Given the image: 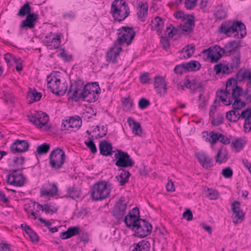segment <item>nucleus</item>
I'll return each mask as SVG.
<instances>
[{
  "instance_id": "1",
  "label": "nucleus",
  "mask_w": 251,
  "mask_h": 251,
  "mask_svg": "<svg viewBox=\"0 0 251 251\" xmlns=\"http://www.w3.org/2000/svg\"><path fill=\"white\" fill-rule=\"evenodd\" d=\"M219 31L227 36L243 38L247 34L245 25L240 21H226L221 24Z\"/></svg>"
},
{
  "instance_id": "2",
  "label": "nucleus",
  "mask_w": 251,
  "mask_h": 251,
  "mask_svg": "<svg viewBox=\"0 0 251 251\" xmlns=\"http://www.w3.org/2000/svg\"><path fill=\"white\" fill-rule=\"evenodd\" d=\"M31 11L32 7L27 1L20 8L17 15L20 17L26 16L25 19L20 24V28L27 30L28 29H33L35 27L39 19V15L37 13H32Z\"/></svg>"
},
{
  "instance_id": "3",
  "label": "nucleus",
  "mask_w": 251,
  "mask_h": 251,
  "mask_svg": "<svg viewBox=\"0 0 251 251\" xmlns=\"http://www.w3.org/2000/svg\"><path fill=\"white\" fill-rule=\"evenodd\" d=\"M81 85L83 87L79 93V98H81L83 100L89 102H95L98 100L101 89L98 82H88L86 84L82 82Z\"/></svg>"
},
{
  "instance_id": "4",
  "label": "nucleus",
  "mask_w": 251,
  "mask_h": 251,
  "mask_svg": "<svg viewBox=\"0 0 251 251\" xmlns=\"http://www.w3.org/2000/svg\"><path fill=\"white\" fill-rule=\"evenodd\" d=\"M128 4L125 0H114L111 6L110 13L115 21L124 20L129 14Z\"/></svg>"
},
{
  "instance_id": "5",
  "label": "nucleus",
  "mask_w": 251,
  "mask_h": 251,
  "mask_svg": "<svg viewBox=\"0 0 251 251\" xmlns=\"http://www.w3.org/2000/svg\"><path fill=\"white\" fill-rule=\"evenodd\" d=\"M56 72H52L47 77V87L50 91L56 95H63L67 90V86L63 83L61 85V81L57 76Z\"/></svg>"
},
{
  "instance_id": "6",
  "label": "nucleus",
  "mask_w": 251,
  "mask_h": 251,
  "mask_svg": "<svg viewBox=\"0 0 251 251\" xmlns=\"http://www.w3.org/2000/svg\"><path fill=\"white\" fill-rule=\"evenodd\" d=\"M110 191V189L107 187L106 181H98L92 187L91 197L95 201H101L108 197Z\"/></svg>"
},
{
  "instance_id": "7",
  "label": "nucleus",
  "mask_w": 251,
  "mask_h": 251,
  "mask_svg": "<svg viewBox=\"0 0 251 251\" xmlns=\"http://www.w3.org/2000/svg\"><path fill=\"white\" fill-rule=\"evenodd\" d=\"M28 118L30 122L44 131H49L51 128V126L48 125L49 117L45 112L39 111L34 114H31L28 115Z\"/></svg>"
},
{
  "instance_id": "8",
  "label": "nucleus",
  "mask_w": 251,
  "mask_h": 251,
  "mask_svg": "<svg viewBox=\"0 0 251 251\" xmlns=\"http://www.w3.org/2000/svg\"><path fill=\"white\" fill-rule=\"evenodd\" d=\"M118 37L116 41L117 44L120 46L124 44L130 45L135 36V31L133 27L128 26H122L118 29Z\"/></svg>"
},
{
  "instance_id": "9",
  "label": "nucleus",
  "mask_w": 251,
  "mask_h": 251,
  "mask_svg": "<svg viewBox=\"0 0 251 251\" xmlns=\"http://www.w3.org/2000/svg\"><path fill=\"white\" fill-rule=\"evenodd\" d=\"M114 158L113 161H115V165L118 167H132L134 164V162L130 155L126 152L120 150H116Z\"/></svg>"
},
{
  "instance_id": "10",
  "label": "nucleus",
  "mask_w": 251,
  "mask_h": 251,
  "mask_svg": "<svg viewBox=\"0 0 251 251\" xmlns=\"http://www.w3.org/2000/svg\"><path fill=\"white\" fill-rule=\"evenodd\" d=\"M71 84L67 93L69 99L75 101H78V77H77V71L73 67L70 75Z\"/></svg>"
},
{
  "instance_id": "11",
  "label": "nucleus",
  "mask_w": 251,
  "mask_h": 251,
  "mask_svg": "<svg viewBox=\"0 0 251 251\" xmlns=\"http://www.w3.org/2000/svg\"><path fill=\"white\" fill-rule=\"evenodd\" d=\"M174 16L176 19H182L184 23L180 25L181 29L187 33H191L193 31L195 27L194 17H192V19H189L190 16L189 14H185L182 11H178L174 13Z\"/></svg>"
},
{
  "instance_id": "12",
  "label": "nucleus",
  "mask_w": 251,
  "mask_h": 251,
  "mask_svg": "<svg viewBox=\"0 0 251 251\" xmlns=\"http://www.w3.org/2000/svg\"><path fill=\"white\" fill-rule=\"evenodd\" d=\"M50 165L52 168L58 169L64 164L66 155L65 152L59 148L53 150L50 155Z\"/></svg>"
},
{
  "instance_id": "13",
  "label": "nucleus",
  "mask_w": 251,
  "mask_h": 251,
  "mask_svg": "<svg viewBox=\"0 0 251 251\" xmlns=\"http://www.w3.org/2000/svg\"><path fill=\"white\" fill-rule=\"evenodd\" d=\"M24 169L25 168L10 170L9 171V174L7 176V183L16 187L23 186L25 183V176L22 173L18 175L15 173L18 171L22 172Z\"/></svg>"
},
{
  "instance_id": "14",
  "label": "nucleus",
  "mask_w": 251,
  "mask_h": 251,
  "mask_svg": "<svg viewBox=\"0 0 251 251\" xmlns=\"http://www.w3.org/2000/svg\"><path fill=\"white\" fill-rule=\"evenodd\" d=\"M152 226L145 220L141 219L135 226V235L140 238H144L151 234L152 231Z\"/></svg>"
},
{
  "instance_id": "15",
  "label": "nucleus",
  "mask_w": 251,
  "mask_h": 251,
  "mask_svg": "<svg viewBox=\"0 0 251 251\" xmlns=\"http://www.w3.org/2000/svg\"><path fill=\"white\" fill-rule=\"evenodd\" d=\"M62 34H53L52 32L46 35L42 43L49 47L50 50L58 49L61 44V35Z\"/></svg>"
},
{
  "instance_id": "16",
  "label": "nucleus",
  "mask_w": 251,
  "mask_h": 251,
  "mask_svg": "<svg viewBox=\"0 0 251 251\" xmlns=\"http://www.w3.org/2000/svg\"><path fill=\"white\" fill-rule=\"evenodd\" d=\"M139 211L137 207L133 208L130 210L127 215L124 219V222L126 226L128 228L132 227V229H135V226L142 219H139Z\"/></svg>"
},
{
  "instance_id": "17",
  "label": "nucleus",
  "mask_w": 251,
  "mask_h": 251,
  "mask_svg": "<svg viewBox=\"0 0 251 251\" xmlns=\"http://www.w3.org/2000/svg\"><path fill=\"white\" fill-rule=\"evenodd\" d=\"M126 202L120 199L118 201L112 210V215L118 220L123 219L126 213Z\"/></svg>"
},
{
  "instance_id": "18",
  "label": "nucleus",
  "mask_w": 251,
  "mask_h": 251,
  "mask_svg": "<svg viewBox=\"0 0 251 251\" xmlns=\"http://www.w3.org/2000/svg\"><path fill=\"white\" fill-rule=\"evenodd\" d=\"M68 119L63 121L62 130H69L70 132H76L78 130V115L68 117Z\"/></svg>"
},
{
  "instance_id": "19",
  "label": "nucleus",
  "mask_w": 251,
  "mask_h": 251,
  "mask_svg": "<svg viewBox=\"0 0 251 251\" xmlns=\"http://www.w3.org/2000/svg\"><path fill=\"white\" fill-rule=\"evenodd\" d=\"M29 147V144L27 140L16 139L11 144L10 148L11 152L15 154L26 151H28Z\"/></svg>"
},
{
  "instance_id": "20",
  "label": "nucleus",
  "mask_w": 251,
  "mask_h": 251,
  "mask_svg": "<svg viewBox=\"0 0 251 251\" xmlns=\"http://www.w3.org/2000/svg\"><path fill=\"white\" fill-rule=\"evenodd\" d=\"M122 50V47L119 45L117 44L116 42H114L113 47L106 53V61L113 64L117 63V58Z\"/></svg>"
},
{
  "instance_id": "21",
  "label": "nucleus",
  "mask_w": 251,
  "mask_h": 251,
  "mask_svg": "<svg viewBox=\"0 0 251 251\" xmlns=\"http://www.w3.org/2000/svg\"><path fill=\"white\" fill-rule=\"evenodd\" d=\"M154 88L157 94L160 96H164L167 92V84L163 78L160 76H156L154 77Z\"/></svg>"
},
{
  "instance_id": "22",
  "label": "nucleus",
  "mask_w": 251,
  "mask_h": 251,
  "mask_svg": "<svg viewBox=\"0 0 251 251\" xmlns=\"http://www.w3.org/2000/svg\"><path fill=\"white\" fill-rule=\"evenodd\" d=\"M100 153L104 156H110L115 153L116 150H113V146L110 142L102 140L99 144Z\"/></svg>"
},
{
  "instance_id": "23",
  "label": "nucleus",
  "mask_w": 251,
  "mask_h": 251,
  "mask_svg": "<svg viewBox=\"0 0 251 251\" xmlns=\"http://www.w3.org/2000/svg\"><path fill=\"white\" fill-rule=\"evenodd\" d=\"M148 4L147 2L139 1L136 13L138 20L142 22L146 21L148 16Z\"/></svg>"
},
{
  "instance_id": "24",
  "label": "nucleus",
  "mask_w": 251,
  "mask_h": 251,
  "mask_svg": "<svg viewBox=\"0 0 251 251\" xmlns=\"http://www.w3.org/2000/svg\"><path fill=\"white\" fill-rule=\"evenodd\" d=\"M231 208L234 214L233 223L237 224L241 222L243 220L244 213L240 209V203L239 201H234L231 204Z\"/></svg>"
},
{
  "instance_id": "25",
  "label": "nucleus",
  "mask_w": 251,
  "mask_h": 251,
  "mask_svg": "<svg viewBox=\"0 0 251 251\" xmlns=\"http://www.w3.org/2000/svg\"><path fill=\"white\" fill-rule=\"evenodd\" d=\"M197 159L203 168L208 169L213 165L212 158L204 152H198L196 154Z\"/></svg>"
},
{
  "instance_id": "26",
  "label": "nucleus",
  "mask_w": 251,
  "mask_h": 251,
  "mask_svg": "<svg viewBox=\"0 0 251 251\" xmlns=\"http://www.w3.org/2000/svg\"><path fill=\"white\" fill-rule=\"evenodd\" d=\"M46 189L41 190V194L43 196H53L58 195V187L56 183L48 182L45 184Z\"/></svg>"
},
{
  "instance_id": "27",
  "label": "nucleus",
  "mask_w": 251,
  "mask_h": 251,
  "mask_svg": "<svg viewBox=\"0 0 251 251\" xmlns=\"http://www.w3.org/2000/svg\"><path fill=\"white\" fill-rule=\"evenodd\" d=\"M230 89H226L224 90H220L216 92L217 96L219 97L221 101L224 102L226 105H229L232 103V98L228 96L230 95Z\"/></svg>"
},
{
  "instance_id": "28",
  "label": "nucleus",
  "mask_w": 251,
  "mask_h": 251,
  "mask_svg": "<svg viewBox=\"0 0 251 251\" xmlns=\"http://www.w3.org/2000/svg\"><path fill=\"white\" fill-rule=\"evenodd\" d=\"M119 171L121 172L120 174L116 176V178L119 182V185L123 186L128 182L130 174L129 171L122 168L119 169Z\"/></svg>"
},
{
  "instance_id": "29",
  "label": "nucleus",
  "mask_w": 251,
  "mask_h": 251,
  "mask_svg": "<svg viewBox=\"0 0 251 251\" xmlns=\"http://www.w3.org/2000/svg\"><path fill=\"white\" fill-rule=\"evenodd\" d=\"M37 208L43 212H45L46 214H52L57 212L58 210V208L55 206V204L51 202L47 203L44 205L38 204Z\"/></svg>"
},
{
  "instance_id": "30",
  "label": "nucleus",
  "mask_w": 251,
  "mask_h": 251,
  "mask_svg": "<svg viewBox=\"0 0 251 251\" xmlns=\"http://www.w3.org/2000/svg\"><path fill=\"white\" fill-rule=\"evenodd\" d=\"M151 244L148 241L142 240L132 246L131 251H149Z\"/></svg>"
},
{
  "instance_id": "31",
  "label": "nucleus",
  "mask_w": 251,
  "mask_h": 251,
  "mask_svg": "<svg viewBox=\"0 0 251 251\" xmlns=\"http://www.w3.org/2000/svg\"><path fill=\"white\" fill-rule=\"evenodd\" d=\"M212 55L211 58L212 62H217L222 57V55L224 54L223 48H221L219 46L215 45L212 47Z\"/></svg>"
},
{
  "instance_id": "32",
  "label": "nucleus",
  "mask_w": 251,
  "mask_h": 251,
  "mask_svg": "<svg viewBox=\"0 0 251 251\" xmlns=\"http://www.w3.org/2000/svg\"><path fill=\"white\" fill-rule=\"evenodd\" d=\"M77 234H78V226H76L69 227L66 231L61 232L60 237L62 239H66Z\"/></svg>"
},
{
  "instance_id": "33",
  "label": "nucleus",
  "mask_w": 251,
  "mask_h": 251,
  "mask_svg": "<svg viewBox=\"0 0 251 251\" xmlns=\"http://www.w3.org/2000/svg\"><path fill=\"white\" fill-rule=\"evenodd\" d=\"M236 78L238 81H242L246 79H248L249 82L251 83V73L248 70L241 69L237 73Z\"/></svg>"
},
{
  "instance_id": "34",
  "label": "nucleus",
  "mask_w": 251,
  "mask_h": 251,
  "mask_svg": "<svg viewBox=\"0 0 251 251\" xmlns=\"http://www.w3.org/2000/svg\"><path fill=\"white\" fill-rule=\"evenodd\" d=\"M41 97L42 93L38 92L35 88L33 89L31 88L29 89L27 94V99H30L28 100L29 103L39 101L41 99Z\"/></svg>"
},
{
  "instance_id": "35",
  "label": "nucleus",
  "mask_w": 251,
  "mask_h": 251,
  "mask_svg": "<svg viewBox=\"0 0 251 251\" xmlns=\"http://www.w3.org/2000/svg\"><path fill=\"white\" fill-rule=\"evenodd\" d=\"M129 122L130 126L132 124L133 126L132 127V132L136 135L140 136L142 133V128L141 124L139 122H136L134 119L131 117H129L127 120Z\"/></svg>"
},
{
  "instance_id": "36",
  "label": "nucleus",
  "mask_w": 251,
  "mask_h": 251,
  "mask_svg": "<svg viewBox=\"0 0 251 251\" xmlns=\"http://www.w3.org/2000/svg\"><path fill=\"white\" fill-rule=\"evenodd\" d=\"M214 70L216 74L229 75L231 73L228 66L226 64L220 63L214 66Z\"/></svg>"
},
{
  "instance_id": "37",
  "label": "nucleus",
  "mask_w": 251,
  "mask_h": 251,
  "mask_svg": "<svg viewBox=\"0 0 251 251\" xmlns=\"http://www.w3.org/2000/svg\"><path fill=\"white\" fill-rule=\"evenodd\" d=\"M185 70L188 72H195L200 70L201 64L196 60H191L188 62H185Z\"/></svg>"
},
{
  "instance_id": "38",
  "label": "nucleus",
  "mask_w": 251,
  "mask_h": 251,
  "mask_svg": "<svg viewBox=\"0 0 251 251\" xmlns=\"http://www.w3.org/2000/svg\"><path fill=\"white\" fill-rule=\"evenodd\" d=\"M239 43L235 41L229 42L225 46V48L223 49L225 54L226 55H230L232 51L235 50V49L238 47Z\"/></svg>"
},
{
  "instance_id": "39",
  "label": "nucleus",
  "mask_w": 251,
  "mask_h": 251,
  "mask_svg": "<svg viewBox=\"0 0 251 251\" xmlns=\"http://www.w3.org/2000/svg\"><path fill=\"white\" fill-rule=\"evenodd\" d=\"M226 118L230 122L235 123L240 119V114L233 109L226 113Z\"/></svg>"
},
{
  "instance_id": "40",
  "label": "nucleus",
  "mask_w": 251,
  "mask_h": 251,
  "mask_svg": "<svg viewBox=\"0 0 251 251\" xmlns=\"http://www.w3.org/2000/svg\"><path fill=\"white\" fill-rule=\"evenodd\" d=\"M227 152L226 150L221 149L215 157V161L219 163L225 162L227 160Z\"/></svg>"
},
{
  "instance_id": "41",
  "label": "nucleus",
  "mask_w": 251,
  "mask_h": 251,
  "mask_svg": "<svg viewBox=\"0 0 251 251\" xmlns=\"http://www.w3.org/2000/svg\"><path fill=\"white\" fill-rule=\"evenodd\" d=\"M246 144V141L241 138H237L231 143V147L238 152L242 150Z\"/></svg>"
},
{
  "instance_id": "42",
  "label": "nucleus",
  "mask_w": 251,
  "mask_h": 251,
  "mask_svg": "<svg viewBox=\"0 0 251 251\" xmlns=\"http://www.w3.org/2000/svg\"><path fill=\"white\" fill-rule=\"evenodd\" d=\"M232 91V98L234 100H240L239 97L242 95L243 90L242 89L236 85L235 88L234 87L231 86V90Z\"/></svg>"
},
{
  "instance_id": "43",
  "label": "nucleus",
  "mask_w": 251,
  "mask_h": 251,
  "mask_svg": "<svg viewBox=\"0 0 251 251\" xmlns=\"http://www.w3.org/2000/svg\"><path fill=\"white\" fill-rule=\"evenodd\" d=\"M96 129L99 132L96 137V138H102L105 136L107 133V127L106 126H97L93 130V132L96 131Z\"/></svg>"
},
{
  "instance_id": "44",
  "label": "nucleus",
  "mask_w": 251,
  "mask_h": 251,
  "mask_svg": "<svg viewBox=\"0 0 251 251\" xmlns=\"http://www.w3.org/2000/svg\"><path fill=\"white\" fill-rule=\"evenodd\" d=\"M50 148V144L45 143L38 146L36 152L38 154H44L49 151Z\"/></svg>"
},
{
  "instance_id": "45",
  "label": "nucleus",
  "mask_w": 251,
  "mask_h": 251,
  "mask_svg": "<svg viewBox=\"0 0 251 251\" xmlns=\"http://www.w3.org/2000/svg\"><path fill=\"white\" fill-rule=\"evenodd\" d=\"M25 163V158L23 156H21L20 157H15L12 160V164L10 165L11 166L15 167L20 165V166H22L24 165Z\"/></svg>"
},
{
  "instance_id": "46",
  "label": "nucleus",
  "mask_w": 251,
  "mask_h": 251,
  "mask_svg": "<svg viewBox=\"0 0 251 251\" xmlns=\"http://www.w3.org/2000/svg\"><path fill=\"white\" fill-rule=\"evenodd\" d=\"M177 31L178 30L176 28L170 25L169 26L166 27L165 32V34L168 35L169 37L173 38L177 34Z\"/></svg>"
},
{
  "instance_id": "47",
  "label": "nucleus",
  "mask_w": 251,
  "mask_h": 251,
  "mask_svg": "<svg viewBox=\"0 0 251 251\" xmlns=\"http://www.w3.org/2000/svg\"><path fill=\"white\" fill-rule=\"evenodd\" d=\"M212 118L211 124L213 126H218L223 123L224 116L221 113L218 114L216 118H214V116Z\"/></svg>"
},
{
  "instance_id": "48",
  "label": "nucleus",
  "mask_w": 251,
  "mask_h": 251,
  "mask_svg": "<svg viewBox=\"0 0 251 251\" xmlns=\"http://www.w3.org/2000/svg\"><path fill=\"white\" fill-rule=\"evenodd\" d=\"M214 16L216 20H221L226 17V13L223 9L220 8L214 12Z\"/></svg>"
},
{
  "instance_id": "49",
  "label": "nucleus",
  "mask_w": 251,
  "mask_h": 251,
  "mask_svg": "<svg viewBox=\"0 0 251 251\" xmlns=\"http://www.w3.org/2000/svg\"><path fill=\"white\" fill-rule=\"evenodd\" d=\"M241 56L239 54L235 55L231 59V68L232 69H237L240 64Z\"/></svg>"
},
{
  "instance_id": "50",
  "label": "nucleus",
  "mask_w": 251,
  "mask_h": 251,
  "mask_svg": "<svg viewBox=\"0 0 251 251\" xmlns=\"http://www.w3.org/2000/svg\"><path fill=\"white\" fill-rule=\"evenodd\" d=\"M185 50V51L187 53V57L189 58L192 56L194 54L195 50V46L193 44L187 45L185 48L182 49L183 50Z\"/></svg>"
},
{
  "instance_id": "51",
  "label": "nucleus",
  "mask_w": 251,
  "mask_h": 251,
  "mask_svg": "<svg viewBox=\"0 0 251 251\" xmlns=\"http://www.w3.org/2000/svg\"><path fill=\"white\" fill-rule=\"evenodd\" d=\"M208 193L207 194V197L210 200H217L218 199L219 196V194L218 191L216 190L212 189H207Z\"/></svg>"
},
{
  "instance_id": "52",
  "label": "nucleus",
  "mask_w": 251,
  "mask_h": 251,
  "mask_svg": "<svg viewBox=\"0 0 251 251\" xmlns=\"http://www.w3.org/2000/svg\"><path fill=\"white\" fill-rule=\"evenodd\" d=\"M245 119V121H251V108H248L246 110L243 111L240 114V119Z\"/></svg>"
},
{
  "instance_id": "53",
  "label": "nucleus",
  "mask_w": 251,
  "mask_h": 251,
  "mask_svg": "<svg viewBox=\"0 0 251 251\" xmlns=\"http://www.w3.org/2000/svg\"><path fill=\"white\" fill-rule=\"evenodd\" d=\"M26 233L28 235L32 242L37 243L39 242V239L38 235L31 228Z\"/></svg>"
},
{
  "instance_id": "54",
  "label": "nucleus",
  "mask_w": 251,
  "mask_h": 251,
  "mask_svg": "<svg viewBox=\"0 0 251 251\" xmlns=\"http://www.w3.org/2000/svg\"><path fill=\"white\" fill-rule=\"evenodd\" d=\"M245 102L241 101V99L236 100H234V102L232 103V108L233 110L237 111L245 107Z\"/></svg>"
},
{
  "instance_id": "55",
  "label": "nucleus",
  "mask_w": 251,
  "mask_h": 251,
  "mask_svg": "<svg viewBox=\"0 0 251 251\" xmlns=\"http://www.w3.org/2000/svg\"><path fill=\"white\" fill-rule=\"evenodd\" d=\"M123 106L125 110H129L133 107V101L130 98H125L122 102Z\"/></svg>"
},
{
  "instance_id": "56",
  "label": "nucleus",
  "mask_w": 251,
  "mask_h": 251,
  "mask_svg": "<svg viewBox=\"0 0 251 251\" xmlns=\"http://www.w3.org/2000/svg\"><path fill=\"white\" fill-rule=\"evenodd\" d=\"M185 63H183L181 64L177 65L175 67L174 71L176 74L182 75L185 71Z\"/></svg>"
},
{
  "instance_id": "57",
  "label": "nucleus",
  "mask_w": 251,
  "mask_h": 251,
  "mask_svg": "<svg viewBox=\"0 0 251 251\" xmlns=\"http://www.w3.org/2000/svg\"><path fill=\"white\" fill-rule=\"evenodd\" d=\"M198 0H185V7L187 10H192L195 8Z\"/></svg>"
},
{
  "instance_id": "58",
  "label": "nucleus",
  "mask_w": 251,
  "mask_h": 251,
  "mask_svg": "<svg viewBox=\"0 0 251 251\" xmlns=\"http://www.w3.org/2000/svg\"><path fill=\"white\" fill-rule=\"evenodd\" d=\"M150 104V102L149 100L145 99L144 98H142L140 99L138 102L139 107L141 109H144L149 106Z\"/></svg>"
},
{
  "instance_id": "59",
  "label": "nucleus",
  "mask_w": 251,
  "mask_h": 251,
  "mask_svg": "<svg viewBox=\"0 0 251 251\" xmlns=\"http://www.w3.org/2000/svg\"><path fill=\"white\" fill-rule=\"evenodd\" d=\"M68 193L69 197L73 199L78 198V192L77 191V189L75 187H69L68 188Z\"/></svg>"
},
{
  "instance_id": "60",
  "label": "nucleus",
  "mask_w": 251,
  "mask_h": 251,
  "mask_svg": "<svg viewBox=\"0 0 251 251\" xmlns=\"http://www.w3.org/2000/svg\"><path fill=\"white\" fill-rule=\"evenodd\" d=\"M220 133L211 131L209 133V141L211 144H215L219 139Z\"/></svg>"
},
{
  "instance_id": "61",
  "label": "nucleus",
  "mask_w": 251,
  "mask_h": 251,
  "mask_svg": "<svg viewBox=\"0 0 251 251\" xmlns=\"http://www.w3.org/2000/svg\"><path fill=\"white\" fill-rule=\"evenodd\" d=\"M79 240L84 243V244L89 242V238L87 233L79 230Z\"/></svg>"
},
{
  "instance_id": "62",
  "label": "nucleus",
  "mask_w": 251,
  "mask_h": 251,
  "mask_svg": "<svg viewBox=\"0 0 251 251\" xmlns=\"http://www.w3.org/2000/svg\"><path fill=\"white\" fill-rule=\"evenodd\" d=\"M85 144L88 148L93 153H95L97 151V149L94 144V141L92 139H90L88 142H85Z\"/></svg>"
},
{
  "instance_id": "63",
  "label": "nucleus",
  "mask_w": 251,
  "mask_h": 251,
  "mask_svg": "<svg viewBox=\"0 0 251 251\" xmlns=\"http://www.w3.org/2000/svg\"><path fill=\"white\" fill-rule=\"evenodd\" d=\"M222 175L225 178H230L233 175L232 170L230 167H227L222 170Z\"/></svg>"
},
{
  "instance_id": "64",
  "label": "nucleus",
  "mask_w": 251,
  "mask_h": 251,
  "mask_svg": "<svg viewBox=\"0 0 251 251\" xmlns=\"http://www.w3.org/2000/svg\"><path fill=\"white\" fill-rule=\"evenodd\" d=\"M139 80L141 83L146 84L148 83L150 80L149 74L148 73H144L139 76Z\"/></svg>"
}]
</instances>
